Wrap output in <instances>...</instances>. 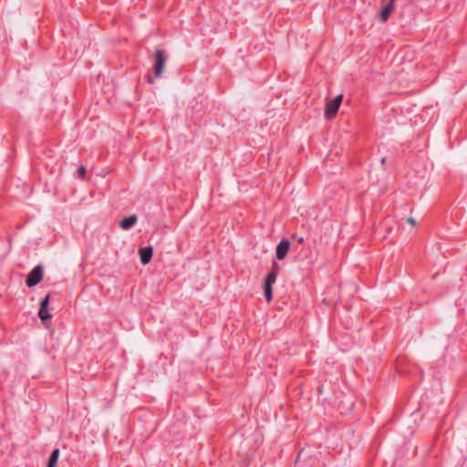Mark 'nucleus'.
Returning <instances> with one entry per match:
<instances>
[{
	"instance_id": "f257e3e1",
	"label": "nucleus",
	"mask_w": 467,
	"mask_h": 467,
	"mask_svg": "<svg viewBox=\"0 0 467 467\" xmlns=\"http://www.w3.org/2000/svg\"><path fill=\"white\" fill-rule=\"evenodd\" d=\"M278 265L276 263L273 264V270L266 275L264 283V290L265 299L269 302L273 298L272 285L275 283L277 278Z\"/></svg>"
},
{
	"instance_id": "f03ea898",
	"label": "nucleus",
	"mask_w": 467,
	"mask_h": 467,
	"mask_svg": "<svg viewBox=\"0 0 467 467\" xmlns=\"http://www.w3.org/2000/svg\"><path fill=\"white\" fill-rule=\"evenodd\" d=\"M342 99H343V95L339 94L334 99H328L326 102V105H325L326 119H331L336 116V114L337 113V110L339 109V106L342 102Z\"/></svg>"
},
{
	"instance_id": "7ed1b4c3",
	"label": "nucleus",
	"mask_w": 467,
	"mask_h": 467,
	"mask_svg": "<svg viewBox=\"0 0 467 467\" xmlns=\"http://www.w3.org/2000/svg\"><path fill=\"white\" fill-rule=\"evenodd\" d=\"M44 270L42 265H36L30 273L27 275L26 279V285L27 287H33L36 285L43 279Z\"/></svg>"
},
{
	"instance_id": "20e7f679",
	"label": "nucleus",
	"mask_w": 467,
	"mask_h": 467,
	"mask_svg": "<svg viewBox=\"0 0 467 467\" xmlns=\"http://www.w3.org/2000/svg\"><path fill=\"white\" fill-rule=\"evenodd\" d=\"M167 57L163 50L157 49L155 51V60L153 64L154 78H160L163 72L164 65Z\"/></svg>"
},
{
	"instance_id": "39448f33",
	"label": "nucleus",
	"mask_w": 467,
	"mask_h": 467,
	"mask_svg": "<svg viewBox=\"0 0 467 467\" xmlns=\"http://www.w3.org/2000/svg\"><path fill=\"white\" fill-rule=\"evenodd\" d=\"M50 299V294H47L46 297L40 302V308L38 311V317L41 320L45 321L51 317L48 311V304Z\"/></svg>"
},
{
	"instance_id": "423d86ee",
	"label": "nucleus",
	"mask_w": 467,
	"mask_h": 467,
	"mask_svg": "<svg viewBox=\"0 0 467 467\" xmlns=\"http://www.w3.org/2000/svg\"><path fill=\"white\" fill-rule=\"evenodd\" d=\"M290 247V243L286 239H283L276 246V258L283 260L285 258Z\"/></svg>"
},
{
	"instance_id": "0eeeda50",
	"label": "nucleus",
	"mask_w": 467,
	"mask_h": 467,
	"mask_svg": "<svg viewBox=\"0 0 467 467\" xmlns=\"http://www.w3.org/2000/svg\"><path fill=\"white\" fill-rule=\"evenodd\" d=\"M396 1L397 0H389V2L380 10L379 17L381 22H386L389 19L390 14L395 8Z\"/></svg>"
},
{
	"instance_id": "6e6552de",
	"label": "nucleus",
	"mask_w": 467,
	"mask_h": 467,
	"mask_svg": "<svg viewBox=\"0 0 467 467\" xmlns=\"http://www.w3.org/2000/svg\"><path fill=\"white\" fill-rule=\"evenodd\" d=\"M153 254V248L146 246L140 249V258L142 265H147L150 262Z\"/></svg>"
},
{
	"instance_id": "1a4fd4ad",
	"label": "nucleus",
	"mask_w": 467,
	"mask_h": 467,
	"mask_svg": "<svg viewBox=\"0 0 467 467\" xmlns=\"http://www.w3.org/2000/svg\"><path fill=\"white\" fill-rule=\"evenodd\" d=\"M138 221V218L135 214L130 215L124 219H122L119 223V225L124 230H129L132 228Z\"/></svg>"
},
{
	"instance_id": "9d476101",
	"label": "nucleus",
	"mask_w": 467,
	"mask_h": 467,
	"mask_svg": "<svg viewBox=\"0 0 467 467\" xmlns=\"http://www.w3.org/2000/svg\"><path fill=\"white\" fill-rule=\"evenodd\" d=\"M59 457V449H55L48 459L47 467H56Z\"/></svg>"
},
{
	"instance_id": "9b49d317",
	"label": "nucleus",
	"mask_w": 467,
	"mask_h": 467,
	"mask_svg": "<svg viewBox=\"0 0 467 467\" xmlns=\"http://www.w3.org/2000/svg\"><path fill=\"white\" fill-rule=\"evenodd\" d=\"M77 173L79 178H84L86 174V168L83 165H80L77 171Z\"/></svg>"
},
{
	"instance_id": "f8f14e48",
	"label": "nucleus",
	"mask_w": 467,
	"mask_h": 467,
	"mask_svg": "<svg viewBox=\"0 0 467 467\" xmlns=\"http://www.w3.org/2000/svg\"><path fill=\"white\" fill-rule=\"evenodd\" d=\"M407 222H408L409 223H410L411 225H413V226H416V224H417V223H416L415 219H414V218H412V217H409V218L407 219Z\"/></svg>"
},
{
	"instance_id": "ddd939ff",
	"label": "nucleus",
	"mask_w": 467,
	"mask_h": 467,
	"mask_svg": "<svg viewBox=\"0 0 467 467\" xmlns=\"http://www.w3.org/2000/svg\"><path fill=\"white\" fill-rule=\"evenodd\" d=\"M317 390H318V393H319V394H322V393H323V386H319V387L317 388Z\"/></svg>"
},
{
	"instance_id": "4468645a",
	"label": "nucleus",
	"mask_w": 467,
	"mask_h": 467,
	"mask_svg": "<svg viewBox=\"0 0 467 467\" xmlns=\"http://www.w3.org/2000/svg\"><path fill=\"white\" fill-rule=\"evenodd\" d=\"M148 82H149L150 84H152V83H153V78H152V77H150V76H149V77H148Z\"/></svg>"
},
{
	"instance_id": "2eb2a0df",
	"label": "nucleus",
	"mask_w": 467,
	"mask_h": 467,
	"mask_svg": "<svg viewBox=\"0 0 467 467\" xmlns=\"http://www.w3.org/2000/svg\"><path fill=\"white\" fill-rule=\"evenodd\" d=\"M297 242L302 244L304 242V238L301 236L297 239Z\"/></svg>"
},
{
	"instance_id": "dca6fc26",
	"label": "nucleus",
	"mask_w": 467,
	"mask_h": 467,
	"mask_svg": "<svg viewBox=\"0 0 467 467\" xmlns=\"http://www.w3.org/2000/svg\"><path fill=\"white\" fill-rule=\"evenodd\" d=\"M381 161V163H382V164H384V163H385V161H386V158H385V157L381 158V161Z\"/></svg>"
}]
</instances>
